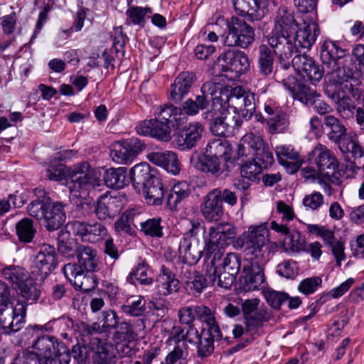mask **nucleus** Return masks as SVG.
<instances>
[{
    "label": "nucleus",
    "instance_id": "f257e3e1",
    "mask_svg": "<svg viewBox=\"0 0 364 364\" xmlns=\"http://www.w3.org/2000/svg\"><path fill=\"white\" fill-rule=\"evenodd\" d=\"M51 181H60L70 177L68 186L76 198H85L90 191L100 186V181L96 170L87 161L78 163L66 170V166L53 159L46 170Z\"/></svg>",
    "mask_w": 364,
    "mask_h": 364
},
{
    "label": "nucleus",
    "instance_id": "f03ea898",
    "mask_svg": "<svg viewBox=\"0 0 364 364\" xmlns=\"http://www.w3.org/2000/svg\"><path fill=\"white\" fill-rule=\"evenodd\" d=\"M218 85V90L214 92L213 109L215 111L226 109L230 107V101L236 100L232 102L234 116L232 120L235 121L236 127H241L244 121L248 122L250 115L247 117L249 110L246 107L249 105L248 96L245 95V91L242 86H236L230 89L229 87H224L220 83L215 82Z\"/></svg>",
    "mask_w": 364,
    "mask_h": 364
},
{
    "label": "nucleus",
    "instance_id": "7ed1b4c3",
    "mask_svg": "<svg viewBox=\"0 0 364 364\" xmlns=\"http://www.w3.org/2000/svg\"><path fill=\"white\" fill-rule=\"evenodd\" d=\"M268 241L269 230L266 224L255 226L252 230V291L261 292L267 289L263 247Z\"/></svg>",
    "mask_w": 364,
    "mask_h": 364
},
{
    "label": "nucleus",
    "instance_id": "20e7f679",
    "mask_svg": "<svg viewBox=\"0 0 364 364\" xmlns=\"http://www.w3.org/2000/svg\"><path fill=\"white\" fill-rule=\"evenodd\" d=\"M63 203L54 201L49 197L33 200L28 205V214L38 220L48 231L59 229L65 222L66 214Z\"/></svg>",
    "mask_w": 364,
    "mask_h": 364
},
{
    "label": "nucleus",
    "instance_id": "39448f33",
    "mask_svg": "<svg viewBox=\"0 0 364 364\" xmlns=\"http://www.w3.org/2000/svg\"><path fill=\"white\" fill-rule=\"evenodd\" d=\"M232 164L237 167L240 175L234 186L240 193L242 205L247 204L250 188V134L244 135L237 144L236 154L232 156Z\"/></svg>",
    "mask_w": 364,
    "mask_h": 364
},
{
    "label": "nucleus",
    "instance_id": "423d86ee",
    "mask_svg": "<svg viewBox=\"0 0 364 364\" xmlns=\"http://www.w3.org/2000/svg\"><path fill=\"white\" fill-rule=\"evenodd\" d=\"M252 149L255 152L252 159V166H255L252 171V183H259L262 180L265 186L272 187L279 182L282 176L279 173L262 174L261 178L259 177L263 170L267 169L274 162L272 154L261 135L252 134Z\"/></svg>",
    "mask_w": 364,
    "mask_h": 364
},
{
    "label": "nucleus",
    "instance_id": "0eeeda50",
    "mask_svg": "<svg viewBox=\"0 0 364 364\" xmlns=\"http://www.w3.org/2000/svg\"><path fill=\"white\" fill-rule=\"evenodd\" d=\"M282 83L294 99L312 107L318 114L328 115L333 112L331 106L321 99L319 93L299 82L294 76L289 75L283 79Z\"/></svg>",
    "mask_w": 364,
    "mask_h": 364
},
{
    "label": "nucleus",
    "instance_id": "6e6552de",
    "mask_svg": "<svg viewBox=\"0 0 364 364\" xmlns=\"http://www.w3.org/2000/svg\"><path fill=\"white\" fill-rule=\"evenodd\" d=\"M308 161L316 165L319 173L332 183L338 184L339 179L335 176L338 170V161L334 153L326 146L318 144L308 154Z\"/></svg>",
    "mask_w": 364,
    "mask_h": 364
},
{
    "label": "nucleus",
    "instance_id": "1a4fd4ad",
    "mask_svg": "<svg viewBox=\"0 0 364 364\" xmlns=\"http://www.w3.org/2000/svg\"><path fill=\"white\" fill-rule=\"evenodd\" d=\"M58 266L55 248L48 244H43L35 257L31 267V273L36 280L43 282Z\"/></svg>",
    "mask_w": 364,
    "mask_h": 364
},
{
    "label": "nucleus",
    "instance_id": "9d476101",
    "mask_svg": "<svg viewBox=\"0 0 364 364\" xmlns=\"http://www.w3.org/2000/svg\"><path fill=\"white\" fill-rule=\"evenodd\" d=\"M216 270L213 265L207 264L205 276L193 270L191 264L183 268L182 275L185 279V288L191 295L197 296L201 294L208 285L215 284Z\"/></svg>",
    "mask_w": 364,
    "mask_h": 364
},
{
    "label": "nucleus",
    "instance_id": "9b49d317",
    "mask_svg": "<svg viewBox=\"0 0 364 364\" xmlns=\"http://www.w3.org/2000/svg\"><path fill=\"white\" fill-rule=\"evenodd\" d=\"M293 41L294 38L291 34L277 31H272L268 38V43L277 58L280 68L283 70H288L291 67L290 59L294 50L297 49L296 44Z\"/></svg>",
    "mask_w": 364,
    "mask_h": 364
},
{
    "label": "nucleus",
    "instance_id": "f8f14e48",
    "mask_svg": "<svg viewBox=\"0 0 364 364\" xmlns=\"http://www.w3.org/2000/svg\"><path fill=\"white\" fill-rule=\"evenodd\" d=\"M227 28L228 33L221 36L225 46L246 48L250 45V27L243 18L232 17Z\"/></svg>",
    "mask_w": 364,
    "mask_h": 364
},
{
    "label": "nucleus",
    "instance_id": "ddd939ff",
    "mask_svg": "<svg viewBox=\"0 0 364 364\" xmlns=\"http://www.w3.org/2000/svg\"><path fill=\"white\" fill-rule=\"evenodd\" d=\"M67 229L69 232H72L75 236L80 237L82 241L92 243L105 239L108 232L106 227L98 222L90 224L75 220L67 225Z\"/></svg>",
    "mask_w": 364,
    "mask_h": 364
},
{
    "label": "nucleus",
    "instance_id": "4468645a",
    "mask_svg": "<svg viewBox=\"0 0 364 364\" xmlns=\"http://www.w3.org/2000/svg\"><path fill=\"white\" fill-rule=\"evenodd\" d=\"M291 62L297 74L311 82L320 81L324 75L323 67L321 68L319 64L307 55H296Z\"/></svg>",
    "mask_w": 364,
    "mask_h": 364
},
{
    "label": "nucleus",
    "instance_id": "2eb2a0df",
    "mask_svg": "<svg viewBox=\"0 0 364 364\" xmlns=\"http://www.w3.org/2000/svg\"><path fill=\"white\" fill-rule=\"evenodd\" d=\"M146 147L145 144L137 138H130L115 145L110 155L114 161L120 164H129Z\"/></svg>",
    "mask_w": 364,
    "mask_h": 364
},
{
    "label": "nucleus",
    "instance_id": "dca6fc26",
    "mask_svg": "<svg viewBox=\"0 0 364 364\" xmlns=\"http://www.w3.org/2000/svg\"><path fill=\"white\" fill-rule=\"evenodd\" d=\"M235 228L230 223H219L209 228L208 236L205 237V250L207 255H212L218 250L219 245H223L226 240L235 237Z\"/></svg>",
    "mask_w": 364,
    "mask_h": 364
},
{
    "label": "nucleus",
    "instance_id": "f3484780",
    "mask_svg": "<svg viewBox=\"0 0 364 364\" xmlns=\"http://www.w3.org/2000/svg\"><path fill=\"white\" fill-rule=\"evenodd\" d=\"M224 339L230 343V338L225 336L219 326H213L210 328H203L200 331V336L195 345L197 348V355L200 358L209 357L214 351V341Z\"/></svg>",
    "mask_w": 364,
    "mask_h": 364
},
{
    "label": "nucleus",
    "instance_id": "a211bd4d",
    "mask_svg": "<svg viewBox=\"0 0 364 364\" xmlns=\"http://www.w3.org/2000/svg\"><path fill=\"white\" fill-rule=\"evenodd\" d=\"M218 66L221 68L223 72L231 71L241 74L248 70L250 62L244 52L228 50L219 56Z\"/></svg>",
    "mask_w": 364,
    "mask_h": 364
},
{
    "label": "nucleus",
    "instance_id": "6ab92c4d",
    "mask_svg": "<svg viewBox=\"0 0 364 364\" xmlns=\"http://www.w3.org/2000/svg\"><path fill=\"white\" fill-rule=\"evenodd\" d=\"M218 85L213 82L208 81L204 83L201 87V95H198L196 100L192 99L187 100L183 105V110L185 114L195 115L200 109H205L209 102H212V108L213 107L214 92L218 90Z\"/></svg>",
    "mask_w": 364,
    "mask_h": 364
},
{
    "label": "nucleus",
    "instance_id": "aec40b11",
    "mask_svg": "<svg viewBox=\"0 0 364 364\" xmlns=\"http://www.w3.org/2000/svg\"><path fill=\"white\" fill-rule=\"evenodd\" d=\"M203 131V127L200 123H190L175 134L173 142L181 151L191 149L196 146Z\"/></svg>",
    "mask_w": 364,
    "mask_h": 364
},
{
    "label": "nucleus",
    "instance_id": "412c9836",
    "mask_svg": "<svg viewBox=\"0 0 364 364\" xmlns=\"http://www.w3.org/2000/svg\"><path fill=\"white\" fill-rule=\"evenodd\" d=\"M200 211L209 222L218 221L223 217L224 211L220 188H214L203 197Z\"/></svg>",
    "mask_w": 364,
    "mask_h": 364
},
{
    "label": "nucleus",
    "instance_id": "4be33fe9",
    "mask_svg": "<svg viewBox=\"0 0 364 364\" xmlns=\"http://www.w3.org/2000/svg\"><path fill=\"white\" fill-rule=\"evenodd\" d=\"M90 348L93 353V364H116L117 349L111 343L97 337H92Z\"/></svg>",
    "mask_w": 364,
    "mask_h": 364
},
{
    "label": "nucleus",
    "instance_id": "5701e85b",
    "mask_svg": "<svg viewBox=\"0 0 364 364\" xmlns=\"http://www.w3.org/2000/svg\"><path fill=\"white\" fill-rule=\"evenodd\" d=\"M136 131L140 135L150 136L161 141H169L171 139L169 126L154 119L141 122L136 127Z\"/></svg>",
    "mask_w": 364,
    "mask_h": 364
},
{
    "label": "nucleus",
    "instance_id": "b1692460",
    "mask_svg": "<svg viewBox=\"0 0 364 364\" xmlns=\"http://www.w3.org/2000/svg\"><path fill=\"white\" fill-rule=\"evenodd\" d=\"M122 210L121 201L116 197L101 196L95 204L94 212L100 220L114 218Z\"/></svg>",
    "mask_w": 364,
    "mask_h": 364
},
{
    "label": "nucleus",
    "instance_id": "393cba45",
    "mask_svg": "<svg viewBox=\"0 0 364 364\" xmlns=\"http://www.w3.org/2000/svg\"><path fill=\"white\" fill-rule=\"evenodd\" d=\"M225 109L214 110L213 107L204 113L205 119L211 121L210 123V129L211 132L218 136L229 137L233 134L234 129H239L234 124L230 125L226 122L227 117L218 116V114H223Z\"/></svg>",
    "mask_w": 364,
    "mask_h": 364
},
{
    "label": "nucleus",
    "instance_id": "a878e982",
    "mask_svg": "<svg viewBox=\"0 0 364 364\" xmlns=\"http://www.w3.org/2000/svg\"><path fill=\"white\" fill-rule=\"evenodd\" d=\"M152 164L162 167L167 172L176 176L180 173L181 167L177 154L175 152L166 151L164 152H151L146 156Z\"/></svg>",
    "mask_w": 364,
    "mask_h": 364
},
{
    "label": "nucleus",
    "instance_id": "bb28decb",
    "mask_svg": "<svg viewBox=\"0 0 364 364\" xmlns=\"http://www.w3.org/2000/svg\"><path fill=\"white\" fill-rule=\"evenodd\" d=\"M156 177L155 171L146 162L135 165L129 171L130 181L134 188L139 192Z\"/></svg>",
    "mask_w": 364,
    "mask_h": 364
},
{
    "label": "nucleus",
    "instance_id": "cd10ccee",
    "mask_svg": "<svg viewBox=\"0 0 364 364\" xmlns=\"http://www.w3.org/2000/svg\"><path fill=\"white\" fill-rule=\"evenodd\" d=\"M179 281L175 274L168 267L162 265L160 274L156 278V288L159 296H168L179 289Z\"/></svg>",
    "mask_w": 364,
    "mask_h": 364
},
{
    "label": "nucleus",
    "instance_id": "c85d7f7f",
    "mask_svg": "<svg viewBox=\"0 0 364 364\" xmlns=\"http://www.w3.org/2000/svg\"><path fill=\"white\" fill-rule=\"evenodd\" d=\"M195 80V75L191 72H182L171 85L170 99L176 103L180 102L188 94Z\"/></svg>",
    "mask_w": 364,
    "mask_h": 364
},
{
    "label": "nucleus",
    "instance_id": "c756f323",
    "mask_svg": "<svg viewBox=\"0 0 364 364\" xmlns=\"http://www.w3.org/2000/svg\"><path fill=\"white\" fill-rule=\"evenodd\" d=\"M323 124L329 129L327 134L328 139L337 144L338 148L351 136L347 133L344 124L333 115H326L323 118Z\"/></svg>",
    "mask_w": 364,
    "mask_h": 364
},
{
    "label": "nucleus",
    "instance_id": "7c9ffc66",
    "mask_svg": "<svg viewBox=\"0 0 364 364\" xmlns=\"http://www.w3.org/2000/svg\"><path fill=\"white\" fill-rule=\"evenodd\" d=\"M346 50L341 48L340 43L326 40L321 48V59L323 67H328L338 61L344 60Z\"/></svg>",
    "mask_w": 364,
    "mask_h": 364
},
{
    "label": "nucleus",
    "instance_id": "2f4dec72",
    "mask_svg": "<svg viewBox=\"0 0 364 364\" xmlns=\"http://www.w3.org/2000/svg\"><path fill=\"white\" fill-rule=\"evenodd\" d=\"M206 153L220 159L222 158L225 163L226 171L229 172L230 164H232V148L230 142L225 139H216L209 141L206 146Z\"/></svg>",
    "mask_w": 364,
    "mask_h": 364
},
{
    "label": "nucleus",
    "instance_id": "473e14b6",
    "mask_svg": "<svg viewBox=\"0 0 364 364\" xmlns=\"http://www.w3.org/2000/svg\"><path fill=\"white\" fill-rule=\"evenodd\" d=\"M297 28L298 23L292 11L284 6H280L275 17V26L272 31L293 34Z\"/></svg>",
    "mask_w": 364,
    "mask_h": 364
},
{
    "label": "nucleus",
    "instance_id": "72a5a7b5",
    "mask_svg": "<svg viewBox=\"0 0 364 364\" xmlns=\"http://www.w3.org/2000/svg\"><path fill=\"white\" fill-rule=\"evenodd\" d=\"M60 344L64 343L58 342V339L53 336L37 335V338L32 344V348L36 352L31 353L36 354L38 358L46 359L49 355H53V353L58 348Z\"/></svg>",
    "mask_w": 364,
    "mask_h": 364
},
{
    "label": "nucleus",
    "instance_id": "f704fd0d",
    "mask_svg": "<svg viewBox=\"0 0 364 364\" xmlns=\"http://www.w3.org/2000/svg\"><path fill=\"white\" fill-rule=\"evenodd\" d=\"M292 36L296 46L309 49L316 42L319 35L318 26L316 23L305 24L302 28H297Z\"/></svg>",
    "mask_w": 364,
    "mask_h": 364
},
{
    "label": "nucleus",
    "instance_id": "c9c22d12",
    "mask_svg": "<svg viewBox=\"0 0 364 364\" xmlns=\"http://www.w3.org/2000/svg\"><path fill=\"white\" fill-rule=\"evenodd\" d=\"M127 282L132 285L149 286L154 283V275L150 267L144 260L139 262L127 277Z\"/></svg>",
    "mask_w": 364,
    "mask_h": 364
},
{
    "label": "nucleus",
    "instance_id": "e433bc0d",
    "mask_svg": "<svg viewBox=\"0 0 364 364\" xmlns=\"http://www.w3.org/2000/svg\"><path fill=\"white\" fill-rule=\"evenodd\" d=\"M77 262L86 272H95L99 269L97 251L91 247L80 245L76 250Z\"/></svg>",
    "mask_w": 364,
    "mask_h": 364
},
{
    "label": "nucleus",
    "instance_id": "4c0bfd02",
    "mask_svg": "<svg viewBox=\"0 0 364 364\" xmlns=\"http://www.w3.org/2000/svg\"><path fill=\"white\" fill-rule=\"evenodd\" d=\"M343 61H338L334 65L323 67L326 80L329 83L338 85L348 81L352 75L350 69L344 65Z\"/></svg>",
    "mask_w": 364,
    "mask_h": 364
},
{
    "label": "nucleus",
    "instance_id": "58836bf2",
    "mask_svg": "<svg viewBox=\"0 0 364 364\" xmlns=\"http://www.w3.org/2000/svg\"><path fill=\"white\" fill-rule=\"evenodd\" d=\"M191 189L190 184L186 181L175 183L166 198L167 205L170 209H176L178 205L190 196Z\"/></svg>",
    "mask_w": 364,
    "mask_h": 364
},
{
    "label": "nucleus",
    "instance_id": "ea45409f",
    "mask_svg": "<svg viewBox=\"0 0 364 364\" xmlns=\"http://www.w3.org/2000/svg\"><path fill=\"white\" fill-rule=\"evenodd\" d=\"M146 200L152 205H161L165 196V190L161 179L157 176L143 189Z\"/></svg>",
    "mask_w": 364,
    "mask_h": 364
},
{
    "label": "nucleus",
    "instance_id": "a19ab883",
    "mask_svg": "<svg viewBox=\"0 0 364 364\" xmlns=\"http://www.w3.org/2000/svg\"><path fill=\"white\" fill-rule=\"evenodd\" d=\"M103 179L107 187L114 189L122 188L129 183L127 168L124 167L108 168L104 173Z\"/></svg>",
    "mask_w": 364,
    "mask_h": 364
},
{
    "label": "nucleus",
    "instance_id": "79ce46f5",
    "mask_svg": "<svg viewBox=\"0 0 364 364\" xmlns=\"http://www.w3.org/2000/svg\"><path fill=\"white\" fill-rule=\"evenodd\" d=\"M192 161L196 168L205 173H210L215 175L220 174L224 171H226L225 164L223 168L220 165V159L207 153L201 156H198L196 161L193 159Z\"/></svg>",
    "mask_w": 364,
    "mask_h": 364
},
{
    "label": "nucleus",
    "instance_id": "37998d69",
    "mask_svg": "<svg viewBox=\"0 0 364 364\" xmlns=\"http://www.w3.org/2000/svg\"><path fill=\"white\" fill-rule=\"evenodd\" d=\"M220 259L221 253L218 251L215 253L213 258L210 263H208V264L213 265L216 270L215 284L222 288L229 289L235 282L237 274L220 268L219 264L218 263Z\"/></svg>",
    "mask_w": 364,
    "mask_h": 364
},
{
    "label": "nucleus",
    "instance_id": "c03bdc74",
    "mask_svg": "<svg viewBox=\"0 0 364 364\" xmlns=\"http://www.w3.org/2000/svg\"><path fill=\"white\" fill-rule=\"evenodd\" d=\"M344 154H350L353 163L358 168H364V147L350 136L339 147Z\"/></svg>",
    "mask_w": 364,
    "mask_h": 364
},
{
    "label": "nucleus",
    "instance_id": "a18cd8bd",
    "mask_svg": "<svg viewBox=\"0 0 364 364\" xmlns=\"http://www.w3.org/2000/svg\"><path fill=\"white\" fill-rule=\"evenodd\" d=\"M336 107L339 116L346 120L353 119L357 114L358 107L353 99L347 95L337 97Z\"/></svg>",
    "mask_w": 364,
    "mask_h": 364
},
{
    "label": "nucleus",
    "instance_id": "49530a36",
    "mask_svg": "<svg viewBox=\"0 0 364 364\" xmlns=\"http://www.w3.org/2000/svg\"><path fill=\"white\" fill-rule=\"evenodd\" d=\"M151 13L152 9L148 6H131L125 12L127 16L125 24L128 26L133 24L144 28L146 23V16Z\"/></svg>",
    "mask_w": 364,
    "mask_h": 364
},
{
    "label": "nucleus",
    "instance_id": "de8ad7c7",
    "mask_svg": "<svg viewBox=\"0 0 364 364\" xmlns=\"http://www.w3.org/2000/svg\"><path fill=\"white\" fill-rule=\"evenodd\" d=\"M16 232L21 242L30 243L36 233L32 219L25 218L16 224Z\"/></svg>",
    "mask_w": 364,
    "mask_h": 364
},
{
    "label": "nucleus",
    "instance_id": "09e8293b",
    "mask_svg": "<svg viewBox=\"0 0 364 364\" xmlns=\"http://www.w3.org/2000/svg\"><path fill=\"white\" fill-rule=\"evenodd\" d=\"M2 277L18 288L28 277L27 272L20 266L10 265L1 271Z\"/></svg>",
    "mask_w": 364,
    "mask_h": 364
},
{
    "label": "nucleus",
    "instance_id": "8fccbe9b",
    "mask_svg": "<svg viewBox=\"0 0 364 364\" xmlns=\"http://www.w3.org/2000/svg\"><path fill=\"white\" fill-rule=\"evenodd\" d=\"M54 4L53 0H36L35 5L38 6L39 9H41L38 14V21L36 24V28L33 36H31L29 43H33L36 35L40 33L44 23L48 20V14L50 11Z\"/></svg>",
    "mask_w": 364,
    "mask_h": 364
},
{
    "label": "nucleus",
    "instance_id": "3c124183",
    "mask_svg": "<svg viewBox=\"0 0 364 364\" xmlns=\"http://www.w3.org/2000/svg\"><path fill=\"white\" fill-rule=\"evenodd\" d=\"M178 252L180 257L183 258L186 263L190 264L196 263L200 256V251H196L191 250V242L190 237L184 235L179 242Z\"/></svg>",
    "mask_w": 364,
    "mask_h": 364
},
{
    "label": "nucleus",
    "instance_id": "603ef678",
    "mask_svg": "<svg viewBox=\"0 0 364 364\" xmlns=\"http://www.w3.org/2000/svg\"><path fill=\"white\" fill-rule=\"evenodd\" d=\"M41 364H69L70 353L65 344L58 345V348L46 359L39 358Z\"/></svg>",
    "mask_w": 364,
    "mask_h": 364
},
{
    "label": "nucleus",
    "instance_id": "864d4df0",
    "mask_svg": "<svg viewBox=\"0 0 364 364\" xmlns=\"http://www.w3.org/2000/svg\"><path fill=\"white\" fill-rule=\"evenodd\" d=\"M273 55L271 50L266 45L259 47L258 63L261 73L267 75L272 73L273 68Z\"/></svg>",
    "mask_w": 364,
    "mask_h": 364
},
{
    "label": "nucleus",
    "instance_id": "5fc2aeb1",
    "mask_svg": "<svg viewBox=\"0 0 364 364\" xmlns=\"http://www.w3.org/2000/svg\"><path fill=\"white\" fill-rule=\"evenodd\" d=\"M114 333V339L117 342L133 341L136 339L137 333L132 325L127 321L119 322Z\"/></svg>",
    "mask_w": 364,
    "mask_h": 364
},
{
    "label": "nucleus",
    "instance_id": "6e6d98bb",
    "mask_svg": "<svg viewBox=\"0 0 364 364\" xmlns=\"http://www.w3.org/2000/svg\"><path fill=\"white\" fill-rule=\"evenodd\" d=\"M18 288L19 289L21 296L27 301L33 302L37 301L40 297V289H38L37 285L33 280L29 277L18 286Z\"/></svg>",
    "mask_w": 364,
    "mask_h": 364
},
{
    "label": "nucleus",
    "instance_id": "4d7b16f0",
    "mask_svg": "<svg viewBox=\"0 0 364 364\" xmlns=\"http://www.w3.org/2000/svg\"><path fill=\"white\" fill-rule=\"evenodd\" d=\"M161 218H149L140 223L141 230L148 236L161 237L163 236V228L161 225Z\"/></svg>",
    "mask_w": 364,
    "mask_h": 364
},
{
    "label": "nucleus",
    "instance_id": "13d9d810",
    "mask_svg": "<svg viewBox=\"0 0 364 364\" xmlns=\"http://www.w3.org/2000/svg\"><path fill=\"white\" fill-rule=\"evenodd\" d=\"M267 124L272 134L284 132L289 127V119L286 113L279 111L267 121Z\"/></svg>",
    "mask_w": 364,
    "mask_h": 364
},
{
    "label": "nucleus",
    "instance_id": "bf43d9fd",
    "mask_svg": "<svg viewBox=\"0 0 364 364\" xmlns=\"http://www.w3.org/2000/svg\"><path fill=\"white\" fill-rule=\"evenodd\" d=\"M196 316L197 319L206 323L207 328L219 326L214 312L205 305H196Z\"/></svg>",
    "mask_w": 364,
    "mask_h": 364
},
{
    "label": "nucleus",
    "instance_id": "052dcab7",
    "mask_svg": "<svg viewBox=\"0 0 364 364\" xmlns=\"http://www.w3.org/2000/svg\"><path fill=\"white\" fill-rule=\"evenodd\" d=\"M261 294L264 296L268 304L274 309H279L288 300V294L284 292L263 289Z\"/></svg>",
    "mask_w": 364,
    "mask_h": 364
},
{
    "label": "nucleus",
    "instance_id": "680f3d73",
    "mask_svg": "<svg viewBox=\"0 0 364 364\" xmlns=\"http://www.w3.org/2000/svg\"><path fill=\"white\" fill-rule=\"evenodd\" d=\"M308 230L310 232L314 233L321 237L325 244L328 247L333 245L337 240H336L334 232L325 226H320L318 225H309Z\"/></svg>",
    "mask_w": 364,
    "mask_h": 364
},
{
    "label": "nucleus",
    "instance_id": "e2e57ef3",
    "mask_svg": "<svg viewBox=\"0 0 364 364\" xmlns=\"http://www.w3.org/2000/svg\"><path fill=\"white\" fill-rule=\"evenodd\" d=\"M121 310L127 316H141L146 311L145 301L143 297L139 296L131 303L123 304L121 306Z\"/></svg>",
    "mask_w": 364,
    "mask_h": 364
},
{
    "label": "nucleus",
    "instance_id": "0e129e2a",
    "mask_svg": "<svg viewBox=\"0 0 364 364\" xmlns=\"http://www.w3.org/2000/svg\"><path fill=\"white\" fill-rule=\"evenodd\" d=\"M322 279L320 277H311L304 279L298 286V290L304 295L314 294L321 286Z\"/></svg>",
    "mask_w": 364,
    "mask_h": 364
},
{
    "label": "nucleus",
    "instance_id": "69168bd1",
    "mask_svg": "<svg viewBox=\"0 0 364 364\" xmlns=\"http://www.w3.org/2000/svg\"><path fill=\"white\" fill-rule=\"evenodd\" d=\"M0 329L4 334H10L21 329V325H16V319L9 312L2 311L0 313Z\"/></svg>",
    "mask_w": 364,
    "mask_h": 364
},
{
    "label": "nucleus",
    "instance_id": "338daca9",
    "mask_svg": "<svg viewBox=\"0 0 364 364\" xmlns=\"http://www.w3.org/2000/svg\"><path fill=\"white\" fill-rule=\"evenodd\" d=\"M90 272H84L77 279H74L73 286L76 289L87 292L93 289L96 286L94 276Z\"/></svg>",
    "mask_w": 364,
    "mask_h": 364
},
{
    "label": "nucleus",
    "instance_id": "774afa93",
    "mask_svg": "<svg viewBox=\"0 0 364 364\" xmlns=\"http://www.w3.org/2000/svg\"><path fill=\"white\" fill-rule=\"evenodd\" d=\"M276 155L279 164H284L291 160H297L299 158V152L295 151L291 145L277 146Z\"/></svg>",
    "mask_w": 364,
    "mask_h": 364
}]
</instances>
